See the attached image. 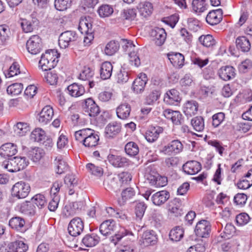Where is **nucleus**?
I'll return each mask as SVG.
<instances>
[{
  "label": "nucleus",
  "mask_w": 252,
  "mask_h": 252,
  "mask_svg": "<svg viewBox=\"0 0 252 252\" xmlns=\"http://www.w3.org/2000/svg\"><path fill=\"white\" fill-rule=\"evenodd\" d=\"M152 40L157 46H161L166 38V33L163 28L156 27L150 32Z\"/></svg>",
  "instance_id": "12"
},
{
  "label": "nucleus",
  "mask_w": 252,
  "mask_h": 252,
  "mask_svg": "<svg viewBox=\"0 0 252 252\" xmlns=\"http://www.w3.org/2000/svg\"><path fill=\"white\" fill-rule=\"evenodd\" d=\"M44 154L43 149L39 147H34L28 149L27 155L33 161L37 162L44 156Z\"/></svg>",
  "instance_id": "39"
},
{
  "label": "nucleus",
  "mask_w": 252,
  "mask_h": 252,
  "mask_svg": "<svg viewBox=\"0 0 252 252\" xmlns=\"http://www.w3.org/2000/svg\"><path fill=\"white\" fill-rule=\"evenodd\" d=\"M45 132L40 128L34 129L31 133L30 138L31 140L38 143L41 142L45 138Z\"/></svg>",
  "instance_id": "48"
},
{
  "label": "nucleus",
  "mask_w": 252,
  "mask_h": 252,
  "mask_svg": "<svg viewBox=\"0 0 252 252\" xmlns=\"http://www.w3.org/2000/svg\"><path fill=\"white\" fill-rule=\"evenodd\" d=\"M65 188L68 189L69 195H73L78 185V180L73 174H67L64 179Z\"/></svg>",
  "instance_id": "21"
},
{
  "label": "nucleus",
  "mask_w": 252,
  "mask_h": 252,
  "mask_svg": "<svg viewBox=\"0 0 252 252\" xmlns=\"http://www.w3.org/2000/svg\"><path fill=\"white\" fill-rule=\"evenodd\" d=\"M147 207L146 204L144 202H135L134 213L136 220H142Z\"/></svg>",
  "instance_id": "46"
},
{
  "label": "nucleus",
  "mask_w": 252,
  "mask_h": 252,
  "mask_svg": "<svg viewBox=\"0 0 252 252\" xmlns=\"http://www.w3.org/2000/svg\"><path fill=\"white\" fill-rule=\"evenodd\" d=\"M160 92L158 90H153L146 97V103L148 105H153L159 97Z\"/></svg>",
  "instance_id": "61"
},
{
  "label": "nucleus",
  "mask_w": 252,
  "mask_h": 252,
  "mask_svg": "<svg viewBox=\"0 0 252 252\" xmlns=\"http://www.w3.org/2000/svg\"><path fill=\"white\" fill-rule=\"evenodd\" d=\"M136 16V10L134 9H124L121 12L120 16L116 18L117 23H121L123 21L133 20Z\"/></svg>",
  "instance_id": "34"
},
{
  "label": "nucleus",
  "mask_w": 252,
  "mask_h": 252,
  "mask_svg": "<svg viewBox=\"0 0 252 252\" xmlns=\"http://www.w3.org/2000/svg\"><path fill=\"white\" fill-rule=\"evenodd\" d=\"M198 108V103L193 100L187 101L184 105V112L187 116H191L196 114Z\"/></svg>",
  "instance_id": "37"
},
{
  "label": "nucleus",
  "mask_w": 252,
  "mask_h": 252,
  "mask_svg": "<svg viewBox=\"0 0 252 252\" xmlns=\"http://www.w3.org/2000/svg\"><path fill=\"white\" fill-rule=\"evenodd\" d=\"M68 94L72 97H79L83 95L85 92V88L82 85L78 83H73L67 88Z\"/></svg>",
  "instance_id": "35"
},
{
  "label": "nucleus",
  "mask_w": 252,
  "mask_h": 252,
  "mask_svg": "<svg viewBox=\"0 0 252 252\" xmlns=\"http://www.w3.org/2000/svg\"><path fill=\"white\" fill-rule=\"evenodd\" d=\"M83 109L84 111L87 113L90 117H94L100 113L99 107L91 98H88L85 100Z\"/></svg>",
  "instance_id": "15"
},
{
  "label": "nucleus",
  "mask_w": 252,
  "mask_h": 252,
  "mask_svg": "<svg viewBox=\"0 0 252 252\" xmlns=\"http://www.w3.org/2000/svg\"><path fill=\"white\" fill-rule=\"evenodd\" d=\"M92 27V18L90 17H85L81 18L78 29L82 33H85L87 35L84 37V42L89 43L93 39L94 30Z\"/></svg>",
  "instance_id": "4"
},
{
  "label": "nucleus",
  "mask_w": 252,
  "mask_h": 252,
  "mask_svg": "<svg viewBox=\"0 0 252 252\" xmlns=\"http://www.w3.org/2000/svg\"><path fill=\"white\" fill-rule=\"evenodd\" d=\"M55 164L56 166V172L59 174H63L68 170V165L62 156H58L55 158Z\"/></svg>",
  "instance_id": "45"
},
{
  "label": "nucleus",
  "mask_w": 252,
  "mask_h": 252,
  "mask_svg": "<svg viewBox=\"0 0 252 252\" xmlns=\"http://www.w3.org/2000/svg\"><path fill=\"white\" fill-rule=\"evenodd\" d=\"M9 225L12 229L21 232H24L27 229L25 220L20 217L12 218L9 221Z\"/></svg>",
  "instance_id": "28"
},
{
  "label": "nucleus",
  "mask_w": 252,
  "mask_h": 252,
  "mask_svg": "<svg viewBox=\"0 0 252 252\" xmlns=\"http://www.w3.org/2000/svg\"><path fill=\"white\" fill-rule=\"evenodd\" d=\"M92 27V18L90 17H85L81 18L78 29L82 33H85L87 35L84 37V42L89 43L93 39L94 30Z\"/></svg>",
  "instance_id": "5"
},
{
  "label": "nucleus",
  "mask_w": 252,
  "mask_h": 252,
  "mask_svg": "<svg viewBox=\"0 0 252 252\" xmlns=\"http://www.w3.org/2000/svg\"><path fill=\"white\" fill-rule=\"evenodd\" d=\"M117 228L115 221L112 220H107L104 221L99 226L100 233L105 236L110 235L114 232Z\"/></svg>",
  "instance_id": "20"
},
{
  "label": "nucleus",
  "mask_w": 252,
  "mask_h": 252,
  "mask_svg": "<svg viewBox=\"0 0 252 252\" xmlns=\"http://www.w3.org/2000/svg\"><path fill=\"white\" fill-rule=\"evenodd\" d=\"M76 140L82 143L86 147L93 148L97 145L99 137L97 132L91 128H84L75 132Z\"/></svg>",
  "instance_id": "1"
},
{
  "label": "nucleus",
  "mask_w": 252,
  "mask_h": 252,
  "mask_svg": "<svg viewBox=\"0 0 252 252\" xmlns=\"http://www.w3.org/2000/svg\"><path fill=\"white\" fill-rule=\"evenodd\" d=\"M169 192L166 190L158 191L153 195L152 200L156 205L159 206L164 204L169 198Z\"/></svg>",
  "instance_id": "30"
},
{
  "label": "nucleus",
  "mask_w": 252,
  "mask_h": 252,
  "mask_svg": "<svg viewBox=\"0 0 252 252\" xmlns=\"http://www.w3.org/2000/svg\"><path fill=\"white\" fill-rule=\"evenodd\" d=\"M113 65L109 62L102 63L100 67V76L102 80L109 79L112 74Z\"/></svg>",
  "instance_id": "32"
},
{
  "label": "nucleus",
  "mask_w": 252,
  "mask_h": 252,
  "mask_svg": "<svg viewBox=\"0 0 252 252\" xmlns=\"http://www.w3.org/2000/svg\"><path fill=\"white\" fill-rule=\"evenodd\" d=\"M252 69V61L250 59H246L238 66L239 71L243 73H246Z\"/></svg>",
  "instance_id": "63"
},
{
  "label": "nucleus",
  "mask_w": 252,
  "mask_h": 252,
  "mask_svg": "<svg viewBox=\"0 0 252 252\" xmlns=\"http://www.w3.org/2000/svg\"><path fill=\"white\" fill-rule=\"evenodd\" d=\"M183 146L178 140H174L168 145L165 146L163 151L165 154L170 155L173 154H178L183 150Z\"/></svg>",
  "instance_id": "22"
},
{
  "label": "nucleus",
  "mask_w": 252,
  "mask_h": 252,
  "mask_svg": "<svg viewBox=\"0 0 252 252\" xmlns=\"http://www.w3.org/2000/svg\"><path fill=\"white\" fill-rule=\"evenodd\" d=\"M219 77L224 81H228L235 76V69L232 66H224L221 67L218 70Z\"/></svg>",
  "instance_id": "23"
},
{
  "label": "nucleus",
  "mask_w": 252,
  "mask_h": 252,
  "mask_svg": "<svg viewBox=\"0 0 252 252\" xmlns=\"http://www.w3.org/2000/svg\"><path fill=\"white\" fill-rule=\"evenodd\" d=\"M7 249L9 252H26L28 250V246L18 240L8 243Z\"/></svg>",
  "instance_id": "33"
},
{
  "label": "nucleus",
  "mask_w": 252,
  "mask_h": 252,
  "mask_svg": "<svg viewBox=\"0 0 252 252\" xmlns=\"http://www.w3.org/2000/svg\"><path fill=\"white\" fill-rule=\"evenodd\" d=\"M158 235L155 231L149 230L143 232L139 241L140 244L143 247L154 245L158 242Z\"/></svg>",
  "instance_id": "11"
},
{
  "label": "nucleus",
  "mask_w": 252,
  "mask_h": 252,
  "mask_svg": "<svg viewBox=\"0 0 252 252\" xmlns=\"http://www.w3.org/2000/svg\"><path fill=\"white\" fill-rule=\"evenodd\" d=\"M2 166L9 172H16L19 171L18 168L14 158H8V160L4 161L2 163Z\"/></svg>",
  "instance_id": "53"
},
{
  "label": "nucleus",
  "mask_w": 252,
  "mask_h": 252,
  "mask_svg": "<svg viewBox=\"0 0 252 252\" xmlns=\"http://www.w3.org/2000/svg\"><path fill=\"white\" fill-rule=\"evenodd\" d=\"M119 46L118 41H111L106 45L104 52L107 55L112 56L118 50Z\"/></svg>",
  "instance_id": "55"
},
{
  "label": "nucleus",
  "mask_w": 252,
  "mask_h": 252,
  "mask_svg": "<svg viewBox=\"0 0 252 252\" xmlns=\"http://www.w3.org/2000/svg\"><path fill=\"white\" fill-rule=\"evenodd\" d=\"M222 13L221 9L210 11L206 17L207 23L211 26L219 24L222 19Z\"/></svg>",
  "instance_id": "18"
},
{
  "label": "nucleus",
  "mask_w": 252,
  "mask_h": 252,
  "mask_svg": "<svg viewBox=\"0 0 252 252\" xmlns=\"http://www.w3.org/2000/svg\"><path fill=\"white\" fill-rule=\"evenodd\" d=\"M135 192L134 189L132 188H127L123 189L121 193L122 198L118 200V204L120 206H122L125 204L126 201L133 196H134Z\"/></svg>",
  "instance_id": "42"
},
{
  "label": "nucleus",
  "mask_w": 252,
  "mask_h": 252,
  "mask_svg": "<svg viewBox=\"0 0 252 252\" xmlns=\"http://www.w3.org/2000/svg\"><path fill=\"white\" fill-rule=\"evenodd\" d=\"M59 55L56 50L51 49L46 51L41 56L39 62V66L43 71L50 70L57 65Z\"/></svg>",
  "instance_id": "2"
},
{
  "label": "nucleus",
  "mask_w": 252,
  "mask_h": 252,
  "mask_svg": "<svg viewBox=\"0 0 252 252\" xmlns=\"http://www.w3.org/2000/svg\"><path fill=\"white\" fill-rule=\"evenodd\" d=\"M163 131V129L161 126H151L145 133V138L148 142H153L157 140L159 135L162 133Z\"/></svg>",
  "instance_id": "24"
},
{
  "label": "nucleus",
  "mask_w": 252,
  "mask_h": 252,
  "mask_svg": "<svg viewBox=\"0 0 252 252\" xmlns=\"http://www.w3.org/2000/svg\"><path fill=\"white\" fill-rule=\"evenodd\" d=\"M191 124L197 131H202L204 129V120L201 116H197L191 119Z\"/></svg>",
  "instance_id": "51"
},
{
  "label": "nucleus",
  "mask_w": 252,
  "mask_h": 252,
  "mask_svg": "<svg viewBox=\"0 0 252 252\" xmlns=\"http://www.w3.org/2000/svg\"><path fill=\"white\" fill-rule=\"evenodd\" d=\"M147 81V76L146 74H140V76L136 78L133 82L131 88L133 92L136 94L143 93Z\"/></svg>",
  "instance_id": "17"
},
{
  "label": "nucleus",
  "mask_w": 252,
  "mask_h": 252,
  "mask_svg": "<svg viewBox=\"0 0 252 252\" xmlns=\"http://www.w3.org/2000/svg\"><path fill=\"white\" fill-rule=\"evenodd\" d=\"M100 241L99 237L95 233L88 234L82 240V244L87 247L96 246Z\"/></svg>",
  "instance_id": "36"
},
{
  "label": "nucleus",
  "mask_w": 252,
  "mask_h": 252,
  "mask_svg": "<svg viewBox=\"0 0 252 252\" xmlns=\"http://www.w3.org/2000/svg\"><path fill=\"white\" fill-rule=\"evenodd\" d=\"M168 210L170 213L175 217H179L183 214V210L181 208L180 200L175 198L169 202Z\"/></svg>",
  "instance_id": "38"
},
{
  "label": "nucleus",
  "mask_w": 252,
  "mask_h": 252,
  "mask_svg": "<svg viewBox=\"0 0 252 252\" xmlns=\"http://www.w3.org/2000/svg\"><path fill=\"white\" fill-rule=\"evenodd\" d=\"M153 10L152 4L150 2L146 1L140 8V12L142 15L146 17L152 13Z\"/></svg>",
  "instance_id": "64"
},
{
  "label": "nucleus",
  "mask_w": 252,
  "mask_h": 252,
  "mask_svg": "<svg viewBox=\"0 0 252 252\" xmlns=\"http://www.w3.org/2000/svg\"><path fill=\"white\" fill-rule=\"evenodd\" d=\"M32 200V204H35L39 209L43 208L47 203L45 197L41 194H36Z\"/></svg>",
  "instance_id": "59"
},
{
  "label": "nucleus",
  "mask_w": 252,
  "mask_h": 252,
  "mask_svg": "<svg viewBox=\"0 0 252 252\" xmlns=\"http://www.w3.org/2000/svg\"><path fill=\"white\" fill-rule=\"evenodd\" d=\"M30 189L28 184L23 181L18 182L13 185L11 189V194L12 196L18 198H24L28 195Z\"/></svg>",
  "instance_id": "7"
},
{
  "label": "nucleus",
  "mask_w": 252,
  "mask_h": 252,
  "mask_svg": "<svg viewBox=\"0 0 252 252\" xmlns=\"http://www.w3.org/2000/svg\"><path fill=\"white\" fill-rule=\"evenodd\" d=\"M14 134L17 136H23L30 130L28 125L26 123L19 122L13 126Z\"/></svg>",
  "instance_id": "43"
},
{
  "label": "nucleus",
  "mask_w": 252,
  "mask_h": 252,
  "mask_svg": "<svg viewBox=\"0 0 252 252\" xmlns=\"http://www.w3.org/2000/svg\"><path fill=\"white\" fill-rule=\"evenodd\" d=\"M163 114L164 116L167 119L170 120L174 125H181L184 122V117L178 111L167 109L164 110Z\"/></svg>",
  "instance_id": "14"
},
{
  "label": "nucleus",
  "mask_w": 252,
  "mask_h": 252,
  "mask_svg": "<svg viewBox=\"0 0 252 252\" xmlns=\"http://www.w3.org/2000/svg\"><path fill=\"white\" fill-rule=\"evenodd\" d=\"M184 234L183 228L180 226H176L170 230L169 237L173 242H178L183 237Z\"/></svg>",
  "instance_id": "44"
},
{
  "label": "nucleus",
  "mask_w": 252,
  "mask_h": 252,
  "mask_svg": "<svg viewBox=\"0 0 252 252\" xmlns=\"http://www.w3.org/2000/svg\"><path fill=\"white\" fill-rule=\"evenodd\" d=\"M168 58L174 66L181 67L184 63V56L179 53L168 54Z\"/></svg>",
  "instance_id": "40"
},
{
  "label": "nucleus",
  "mask_w": 252,
  "mask_h": 252,
  "mask_svg": "<svg viewBox=\"0 0 252 252\" xmlns=\"http://www.w3.org/2000/svg\"><path fill=\"white\" fill-rule=\"evenodd\" d=\"M79 37L77 33L73 31H66L62 32L59 36V45L61 48L73 46L78 42Z\"/></svg>",
  "instance_id": "3"
},
{
  "label": "nucleus",
  "mask_w": 252,
  "mask_h": 252,
  "mask_svg": "<svg viewBox=\"0 0 252 252\" xmlns=\"http://www.w3.org/2000/svg\"><path fill=\"white\" fill-rule=\"evenodd\" d=\"M86 168L87 170L96 176H101L103 174V169L101 167L95 166L94 164L90 163L86 165Z\"/></svg>",
  "instance_id": "62"
},
{
  "label": "nucleus",
  "mask_w": 252,
  "mask_h": 252,
  "mask_svg": "<svg viewBox=\"0 0 252 252\" xmlns=\"http://www.w3.org/2000/svg\"><path fill=\"white\" fill-rule=\"evenodd\" d=\"M17 153V146L13 143H7L0 148V155L4 158L12 157Z\"/></svg>",
  "instance_id": "26"
},
{
  "label": "nucleus",
  "mask_w": 252,
  "mask_h": 252,
  "mask_svg": "<svg viewBox=\"0 0 252 252\" xmlns=\"http://www.w3.org/2000/svg\"><path fill=\"white\" fill-rule=\"evenodd\" d=\"M121 44L125 51L129 52L128 55L129 61L131 62V64H134L137 67L139 66L141 64L140 59L139 55H137V53H136L133 50L135 45L133 44L132 42L126 39H122Z\"/></svg>",
  "instance_id": "6"
},
{
  "label": "nucleus",
  "mask_w": 252,
  "mask_h": 252,
  "mask_svg": "<svg viewBox=\"0 0 252 252\" xmlns=\"http://www.w3.org/2000/svg\"><path fill=\"white\" fill-rule=\"evenodd\" d=\"M23 89V84L16 83L9 85L7 88V92L8 94L16 95L21 94Z\"/></svg>",
  "instance_id": "58"
},
{
  "label": "nucleus",
  "mask_w": 252,
  "mask_h": 252,
  "mask_svg": "<svg viewBox=\"0 0 252 252\" xmlns=\"http://www.w3.org/2000/svg\"><path fill=\"white\" fill-rule=\"evenodd\" d=\"M125 150L126 154L131 157L137 155L139 152L138 145L134 142H128L125 145Z\"/></svg>",
  "instance_id": "50"
},
{
  "label": "nucleus",
  "mask_w": 252,
  "mask_h": 252,
  "mask_svg": "<svg viewBox=\"0 0 252 252\" xmlns=\"http://www.w3.org/2000/svg\"><path fill=\"white\" fill-rule=\"evenodd\" d=\"M113 12V7L108 4L102 5L97 10V12L101 17H109Z\"/></svg>",
  "instance_id": "57"
},
{
  "label": "nucleus",
  "mask_w": 252,
  "mask_h": 252,
  "mask_svg": "<svg viewBox=\"0 0 252 252\" xmlns=\"http://www.w3.org/2000/svg\"><path fill=\"white\" fill-rule=\"evenodd\" d=\"M19 22L23 31L24 32L28 33L33 31L37 25L38 21L35 18L32 20L22 19Z\"/></svg>",
  "instance_id": "29"
},
{
  "label": "nucleus",
  "mask_w": 252,
  "mask_h": 252,
  "mask_svg": "<svg viewBox=\"0 0 252 252\" xmlns=\"http://www.w3.org/2000/svg\"><path fill=\"white\" fill-rule=\"evenodd\" d=\"M236 45L238 50L243 52H248L251 49L249 40L245 36H239L236 39Z\"/></svg>",
  "instance_id": "41"
},
{
  "label": "nucleus",
  "mask_w": 252,
  "mask_h": 252,
  "mask_svg": "<svg viewBox=\"0 0 252 252\" xmlns=\"http://www.w3.org/2000/svg\"><path fill=\"white\" fill-rule=\"evenodd\" d=\"M35 207L32 204V202L26 201L21 204L20 210L26 215H33L35 214Z\"/></svg>",
  "instance_id": "49"
},
{
  "label": "nucleus",
  "mask_w": 252,
  "mask_h": 252,
  "mask_svg": "<svg viewBox=\"0 0 252 252\" xmlns=\"http://www.w3.org/2000/svg\"><path fill=\"white\" fill-rule=\"evenodd\" d=\"M193 10L195 12H203L206 10L205 0H193L192 2Z\"/></svg>",
  "instance_id": "60"
},
{
  "label": "nucleus",
  "mask_w": 252,
  "mask_h": 252,
  "mask_svg": "<svg viewBox=\"0 0 252 252\" xmlns=\"http://www.w3.org/2000/svg\"><path fill=\"white\" fill-rule=\"evenodd\" d=\"M129 232L124 228H121L114 236L110 238V241L116 245L124 236L127 235Z\"/></svg>",
  "instance_id": "56"
},
{
  "label": "nucleus",
  "mask_w": 252,
  "mask_h": 252,
  "mask_svg": "<svg viewBox=\"0 0 252 252\" xmlns=\"http://www.w3.org/2000/svg\"><path fill=\"white\" fill-rule=\"evenodd\" d=\"M211 227V224L209 221L202 220L197 223L194 232L198 237L207 238L210 235Z\"/></svg>",
  "instance_id": "10"
},
{
  "label": "nucleus",
  "mask_w": 252,
  "mask_h": 252,
  "mask_svg": "<svg viewBox=\"0 0 252 252\" xmlns=\"http://www.w3.org/2000/svg\"><path fill=\"white\" fill-rule=\"evenodd\" d=\"M181 98L179 92L176 89H171L166 92L164 96L165 103L171 105H176L180 101Z\"/></svg>",
  "instance_id": "19"
},
{
  "label": "nucleus",
  "mask_w": 252,
  "mask_h": 252,
  "mask_svg": "<svg viewBox=\"0 0 252 252\" xmlns=\"http://www.w3.org/2000/svg\"><path fill=\"white\" fill-rule=\"evenodd\" d=\"M108 162L114 167L122 168L128 166L130 161L125 157L120 156L109 154L107 156Z\"/></svg>",
  "instance_id": "13"
},
{
  "label": "nucleus",
  "mask_w": 252,
  "mask_h": 252,
  "mask_svg": "<svg viewBox=\"0 0 252 252\" xmlns=\"http://www.w3.org/2000/svg\"><path fill=\"white\" fill-rule=\"evenodd\" d=\"M201 169V164L195 160L187 161L183 166L184 171L189 175H193L197 173Z\"/></svg>",
  "instance_id": "25"
},
{
  "label": "nucleus",
  "mask_w": 252,
  "mask_h": 252,
  "mask_svg": "<svg viewBox=\"0 0 252 252\" xmlns=\"http://www.w3.org/2000/svg\"><path fill=\"white\" fill-rule=\"evenodd\" d=\"M73 0H55L54 5L59 11H63L70 8Z\"/></svg>",
  "instance_id": "54"
},
{
  "label": "nucleus",
  "mask_w": 252,
  "mask_h": 252,
  "mask_svg": "<svg viewBox=\"0 0 252 252\" xmlns=\"http://www.w3.org/2000/svg\"><path fill=\"white\" fill-rule=\"evenodd\" d=\"M54 116V111L50 105H46L42 108L38 114L37 119L42 125H46L52 119Z\"/></svg>",
  "instance_id": "16"
},
{
  "label": "nucleus",
  "mask_w": 252,
  "mask_h": 252,
  "mask_svg": "<svg viewBox=\"0 0 252 252\" xmlns=\"http://www.w3.org/2000/svg\"><path fill=\"white\" fill-rule=\"evenodd\" d=\"M121 126L120 123L113 122L109 123L105 128V134L106 137L113 138L116 136L120 131Z\"/></svg>",
  "instance_id": "27"
},
{
  "label": "nucleus",
  "mask_w": 252,
  "mask_h": 252,
  "mask_svg": "<svg viewBox=\"0 0 252 252\" xmlns=\"http://www.w3.org/2000/svg\"><path fill=\"white\" fill-rule=\"evenodd\" d=\"M198 40L204 47H211L216 44V40L211 34L202 35Z\"/></svg>",
  "instance_id": "52"
},
{
  "label": "nucleus",
  "mask_w": 252,
  "mask_h": 252,
  "mask_svg": "<svg viewBox=\"0 0 252 252\" xmlns=\"http://www.w3.org/2000/svg\"><path fill=\"white\" fill-rule=\"evenodd\" d=\"M26 47L31 54L36 55L39 53L42 49L41 39L37 35H32L27 41Z\"/></svg>",
  "instance_id": "9"
},
{
  "label": "nucleus",
  "mask_w": 252,
  "mask_h": 252,
  "mask_svg": "<svg viewBox=\"0 0 252 252\" xmlns=\"http://www.w3.org/2000/svg\"><path fill=\"white\" fill-rule=\"evenodd\" d=\"M84 228V222L82 219L76 217L72 219L68 226V233L73 237L80 235L83 232Z\"/></svg>",
  "instance_id": "8"
},
{
  "label": "nucleus",
  "mask_w": 252,
  "mask_h": 252,
  "mask_svg": "<svg viewBox=\"0 0 252 252\" xmlns=\"http://www.w3.org/2000/svg\"><path fill=\"white\" fill-rule=\"evenodd\" d=\"M131 112V106L126 102L121 104L116 109L118 117L122 120L127 119Z\"/></svg>",
  "instance_id": "31"
},
{
  "label": "nucleus",
  "mask_w": 252,
  "mask_h": 252,
  "mask_svg": "<svg viewBox=\"0 0 252 252\" xmlns=\"http://www.w3.org/2000/svg\"><path fill=\"white\" fill-rule=\"evenodd\" d=\"M104 185L105 189L108 190H114L117 192L118 184L116 179L112 176H108L104 181Z\"/></svg>",
  "instance_id": "47"
}]
</instances>
